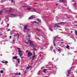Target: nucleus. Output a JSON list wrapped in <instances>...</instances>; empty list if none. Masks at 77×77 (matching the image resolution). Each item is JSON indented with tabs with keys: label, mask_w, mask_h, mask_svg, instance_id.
Segmentation results:
<instances>
[{
	"label": "nucleus",
	"mask_w": 77,
	"mask_h": 77,
	"mask_svg": "<svg viewBox=\"0 0 77 77\" xmlns=\"http://www.w3.org/2000/svg\"><path fill=\"white\" fill-rule=\"evenodd\" d=\"M1 9H2V10L0 11V15H2V13L5 12H11L12 11V9L11 8H5V7L3 5H1L0 7Z\"/></svg>",
	"instance_id": "f257e3e1"
},
{
	"label": "nucleus",
	"mask_w": 77,
	"mask_h": 77,
	"mask_svg": "<svg viewBox=\"0 0 77 77\" xmlns=\"http://www.w3.org/2000/svg\"><path fill=\"white\" fill-rule=\"evenodd\" d=\"M25 42L28 45L29 44V45L31 47H34V45L33 44L32 41H31V40H29L27 42H26V41H25Z\"/></svg>",
	"instance_id": "f03ea898"
},
{
	"label": "nucleus",
	"mask_w": 77,
	"mask_h": 77,
	"mask_svg": "<svg viewBox=\"0 0 77 77\" xmlns=\"http://www.w3.org/2000/svg\"><path fill=\"white\" fill-rule=\"evenodd\" d=\"M17 49H18V54L20 55L22 59H23L24 57H21V56H23V53H22V51L20 50H21V49H20V48H17Z\"/></svg>",
	"instance_id": "7ed1b4c3"
},
{
	"label": "nucleus",
	"mask_w": 77,
	"mask_h": 77,
	"mask_svg": "<svg viewBox=\"0 0 77 77\" xmlns=\"http://www.w3.org/2000/svg\"><path fill=\"white\" fill-rule=\"evenodd\" d=\"M65 23L64 22H60V23H56L55 24V26H54V29H55L56 27H60V26H59V24H64Z\"/></svg>",
	"instance_id": "20e7f679"
},
{
	"label": "nucleus",
	"mask_w": 77,
	"mask_h": 77,
	"mask_svg": "<svg viewBox=\"0 0 77 77\" xmlns=\"http://www.w3.org/2000/svg\"><path fill=\"white\" fill-rule=\"evenodd\" d=\"M58 36H59L58 35L56 36V37H55L54 38V41L53 42V43H54V42H56V41H57V39H61V38H60V37H58Z\"/></svg>",
	"instance_id": "39448f33"
},
{
	"label": "nucleus",
	"mask_w": 77,
	"mask_h": 77,
	"mask_svg": "<svg viewBox=\"0 0 77 77\" xmlns=\"http://www.w3.org/2000/svg\"><path fill=\"white\" fill-rule=\"evenodd\" d=\"M38 75H43V72H42V71L40 70L38 72Z\"/></svg>",
	"instance_id": "423d86ee"
},
{
	"label": "nucleus",
	"mask_w": 77,
	"mask_h": 77,
	"mask_svg": "<svg viewBox=\"0 0 77 77\" xmlns=\"http://www.w3.org/2000/svg\"><path fill=\"white\" fill-rule=\"evenodd\" d=\"M10 15H11L12 18H14V17H18V14H10Z\"/></svg>",
	"instance_id": "0eeeda50"
},
{
	"label": "nucleus",
	"mask_w": 77,
	"mask_h": 77,
	"mask_svg": "<svg viewBox=\"0 0 77 77\" xmlns=\"http://www.w3.org/2000/svg\"><path fill=\"white\" fill-rule=\"evenodd\" d=\"M24 30H26L27 31H29L30 29L27 28V26L26 25H24L23 26Z\"/></svg>",
	"instance_id": "6e6552de"
},
{
	"label": "nucleus",
	"mask_w": 77,
	"mask_h": 77,
	"mask_svg": "<svg viewBox=\"0 0 77 77\" xmlns=\"http://www.w3.org/2000/svg\"><path fill=\"white\" fill-rule=\"evenodd\" d=\"M35 18V16L32 15L28 19L29 20H32V19H33V18Z\"/></svg>",
	"instance_id": "1a4fd4ad"
},
{
	"label": "nucleus",
	"mask_w": 77,
	"mask_h": 77,
	"mask_svg": "<svg viewBox=\"0 0 77 77\" xmlns=\"http://www.w3.org/2000/svg\"><path fill=\"white\" fill-rule=\"evenodd\" d=\"M32 56V53H31L30 51H28L27 55L28 57H30V56Z\"/></svg>",
	"instance_id": "9d476101"
},
{
	"label": "nucleus",
	"mask_w": 77,
	"mask_h": 77,
	"mask_svg": "<svg viewBox=\"0 0 77 77\" xmlns=\"http://www.w3.org/2000/svg\"><path fill=\"white\" fill-rule=\"evenodd\" d=\"M52 27L51 26H50L49 27V30L51 31V32H53V29H52Z\"/></svg>",
	"instance_id": "9b49d317"
},
{
	"label": "nucleus",
	"mask_w": 77,
	"mask_h": 77,
	"mask_svg": "<svg viewBox=\"0 0 77 77\" xmlns=\"http://www.w3.org/2000/svg\"><path fill=\"white\" fill-rule=\"evenodd\" d=\"M43 54H44V53L42 52H41L40 53V55H39V57H41V56H42Z\"/></svg>",
	"instance_id": "f8f14e48"
},
{
	"label": "nucleus",
	"mask_w": 77,
	"mask_h": 77,
	"mask_svg": "<svg viewBox=\"0 0 77 77\" xmlns=\"http://www.w3.org/2000/svg\"><path fill=\"white\" fill-rule=\"evenodd\" d=\"M43 72H44L45 74L47 73V69H43Z\"/></svg>",
	"instance_id": "ddd939ff"
},
{
	"label": "nucleus",
	"mask_w": 77,
	"mask_h": 77,
	"mask_svg": "<svg viewBox=\"0 0 77 77\" xmlns=\"http://www.w3.org/2000/svg\"><path fill=\"white\" fill-rule=\"evenodd\" d=\"M52 73H54V74H55L56 73V69L55 71L54 70H53L52 71Z\"/></svg>",
	"instance_id": "4468645a"
},
{
	"label": "nucleus",
	"mask_w": 77,
	"mask_h": 77,
	"mask_svg": "<svg viewBox=\"0 0 77 77\" xmlns=\"http://www.w3.org/2000/svg\"><path fill=\"white\" fill-rule=\"evenodd\" d=\"M65 1L64 0H60L59 2L60 3H62V2H65Z\"/></svg>",
	"instance_id": "2eb2a0df"
},
{
	"label": "nucleus",
	"mask_w": 77,
	"mask_h": 77,
	"mask_svg": "<svg viewBox=\"0 0 77 77\" xmlns=\"http://www.w3.org/2000/svg\"><path fill=\"white\" fill-rule=\"evenodd\" d=\"M30 65H28V66L26 68V69H29L30 68Z\"/></svg>",
	"instance_id": "dca6fc26"
},
{
	"label": "nucleus",
	"mask_w": 77,
	"mask_h": 77,
	"mask_svg": "<svg viewBox=\"0 0 77 77\" xmlns=\"http://www.w3.org/2000/svg\"><path fill=\"white\" fill-rule=\"evenodd\" d=\"M66 48H67V49H68V50H69V46L68 45H67V46H66Z\"/></svg>",
	"instance_id": "f3484780"
},
{
	"label": "nucleus",
	"mask_w": 77,
	"mask_h": 77,
	"mask_svg": "<svg viewBox=\"0 0 77 77\" xmlns=\"http://www.w3.org/2000/svg\"><path fill=\"white\" fill-rule=\"evenodd\" d=\"M32 24H35V23H37L38 24H39V23H37L35 21H33L32 22Z\"/></svg>",
	"instance_id": "a211bd4d"
},
{
	"label": "nucleus",
	"mask_w": 77,
	"mask_h": 77,
	"mask_svg": "<svg viewBox=\"0 0 77 77\" xmlns=\"http://www.w3.org/2000/svg\"><path fill=\"white\" fill-rule=\"evenodd\" d=\"M37 20L39 23H41V20L38 19H37Z\"/></svg>",
	"instance_id": "6ab92c4d"
},
{
	"label": "nucleus",
	"mask_w": 77,
	"mask_h": 77,
	"mask_svg": "<svg viewBox=\"0 0 77 77\" xmlns=\"http://www.w3.org/2000/svg\"><path fill=\"white\" fill-rule=\"evenodd\" d=\"M37 31L38 32H42V29H37Z\"/></svg>",
	"instance_id": "aec40b11"
},
{
	"label": "nucleus",
	"mask_w": 77,
	"mask_h": 77,
	"mask_svg": "<svg viewBox=\"0 0 77 77\" xmlns=\"http://www.w3.org/2000/svg\"><path fill=\"white\" fill-rule=\"evenodd\" d=\"M13 58L14 59H17V58H18V57L15 56V57H13Z\"/></svg>",
	"instance_id": "412c9836"
},
{
	"label": "nucleus",
	"mask_w": 77,
	"mask_h": 77,
	"mask_svg": "<svg viewBox=\"0 0 77 77\" xmlns=\"http://www.w3.org/2000/svg\"><path fill=\"white\" fill-rule=\"evenodd\" d=\"M17 61L18 62V63H20V59L18 58L17 59Z\"/></svg>",
	"instance_id": "4be33fe9"
},
{
	"label": "nucleus",
	"mask_w": 77,
	"mask_h": 77,
	"mask_svg": "<svg viewBox=\"0 0 77 77\" xmlns=\"http://www.w3.org/2000/svg\"><path fill=\"white\" fill-rule=\"evenodd\" d=\"M32 9V8L30 7H28V8H27L28 10H30Z\"/></svg>",
	"instance_id": "5701e85b"
},
{
	"label": "nucleus",
	"mask_w": 77,
	"mask_h": 77,
	"mask_svg": "<svg viewBox=\"0 0 77 77\" xmlns=\"http://www.w3.org/2000/svg\"><path fill=\"white\" fill-rule=\"evenodd\" d=\"M22 7H23V8H28L27 6L25 5H23L22 6Z\"/></svg>",
	"instance_id": "b1692460"
},
{
	"label": "nucleus",
	"mask_w": 77,
	"mask_h": 77,
	"mask_svg": "<svg viewBox=\"0 0 77 77\" xmlns=\"http://www.w3.org/2000/svg\"><path fill=\"white\" fill-rule=\"evenodd\" d=\"M1 73H2V74H3L4 72L3 70H1V71H0Z\"/></svg>",
	"instance_id": "393cba45"
},
{
	"label": "nucleus",
	"mask_w": 77,
	"mask_h": 77,
	"mask_svg": "<svg viewBox=\"0 0 77 77\" xmlns=\"http://www.w3.org/2000/svg\"><path fill=\"white\" fill-rule=\"evenodd\" d=\"M49 64H50V65H51V66H53V64H52L51 63H49Z\"/></svg>",
	"instance_id": "a878e982"
},
{
	"label": "nucleus",
	"mask_w": 77,
	"mask_h": 77,
	"mask_svg": "<svg viewBox=\"0 0 77 77\" xmlns=\"http://www.w3.org/2000/svg\"><path fill=\"white\" fill-rule=\"evenodd\" d=\"M20 18H22V17H23V16L20 15Z\"/></svg>",
	"instance_id": "bb28decb"
},
{
	"label": "nucleus",
	"mask_w": 77,
	"mask_h": 77,
	"mask_svg": "<svg viewBox=\"0 0 77 77\" xmlns=\"http://www.w3.org/2000/svg\"><path fill=\"white\" fill-rule=\"evenodd\" d=\"M12 41L14 42V43H15V39H13L12 40Z\"/></svg>",
	"instance_id": "cd10ccee"
},
{
	"label": "nucleus",
	"mask_w": 77,
	"mask_h": 77,
	"mask_svg": "<svg viewBox=\"0 0 77 77\" xmlns=\"http://www.w3.org/2000/svg\"><path fill=\"white\" fill-rule=\"evenodd\" d=\"M35 56H32V60H33L34 59V58H35Z\"/></svg>",
	"instance_id": "c85d7f7f"
},
{
	"label": "nucleus",
	"mask_w": 77,
	"mask_h": 77,
	"mask_svg": "<svg viewBox=\"0 0 77 77\" xmlns=\"http://www.w3.org/2000/svg\"><path fill=\"white\" fill-rule=\"evenodd\" d=\"M33 49L34 51H36V50H37V49L35 48H33Z\"/></svg>",
	"instance_id": "c756f323"
},
{
	"label": "nucleus",
	"mask_w": 77,
	"mask_h": 77,
	"mask_svg": "<svg viewBox=\"0 0 77 77\" xmlns=\"http://www.w3.org/2000/svg\"><path fill=\"white\" fill-rule=\"evenodd\" d=\"M20 36V35H18L17 36V40H18L19 39V37Z\"/></svg>",
	"instance_id": "7c9ffc66"
},
{
	"label": "nucleus",
	"mask_w": 77,
	"mask_h": 77,
	"mask_svg": "<svg viewBox=\"0 0 77 77\" xmlns=\"http://www.w3.org/2000/svg\"><path fill=\"white\" fill-rule=\"evenodd\" d=\"M15 75H18V73L17 72L15 73Z\"/></svg>",
	"instance_id": "2f4dec72"
},
{
	"label": "nucleus",
	"mask_w": 77,
	"mask_h": 77,
	"mask_svg": "<svg viewBox=\"0 0 77 77\" xmlns=\"http://www.w3.org/2000/svg\"><path fill=\"white\" fill-rule=\"evenodd\" d=\"M33 54H34V56H36V55H35V52H34L33 53Z\"/></svg>",
	"instance_id": "473e14b6"
},
{
	"label": "nucleus",
	"mask_w": 77,
	"mask_h": 77,
	"mask_svg": "<svg viewBox=\"0 0 77 77\" xmlns=\"http://www.w3.org/2000/svg\"><path fill=\"white\" fill-rule=\"evenodd\" d=\"M70 71H71V69H70V70H69V72H68V74H69V72H70Z\"/></svg>",
	"instance_id": "72a5a7b5"
},
{
	"label": "nucleus",
	"mask_w": 77,
	"mask_h": 77,
	"mask_svg": "<svg viewBox=\"0 0 77 77\" xmlns=\"http://www.w3.org/2000/svg\"><path fill=\"white\" fill-rule=\"evenodd\" d=\"M8 63V62L7 61H6L5 62V63Z\"/></svg>",
	"instance_id": "f704fd0d"
},
{
	"label": "nucleus",
	"mask_w": 77,
	"mask_h": 77,
	"mask_svg": "<svg viewBox=\"0 0 77 77\" xmlns=\"http://www.w3.org/2000/svg\"><path fill=\"white\" fill-rule=\"evenodd\" d=\"M74 4V5L73 6H74H74H75L76 3L75 2Z\"/></svg>",
	"instance_id": "c9c22d12"
},
{
	"label": "nucleus",
	"mask_w": 77,
	"mask_h": 77,
	"mask_svg": "<svg viewBox=\"0 0 77 77\" xmlns=\"http://www.w3.org/2000/svg\"><path fill=\"white\" fill-rule=\"evenodd\" d=\"M18 75H21V73L20 72L18 73Z\"/></svg>",
	"instance_id": "e433bc0d"
},
{
	"label": "nucleus",
	"mask_w": 77,
	"mask_h": 77,
	"mask_svg": "<svg viewBox=\"0 0 77 77\" xmlns=\"http://www.w3.org/2000/svg\"><path fill=\"white\" fill-rule=\"evenodd\" d=\"M71 73H72V72H71V71L70 72V75H71Z\"/></svg>",
	"instance_id": "4c0bfd02"
},
{
	"label": "nucleus",
	"mask_w": 77,
	"mask_h": 77,
	"mask_svg": "<svg viewBox=\"0 0 77 77\" xmlns=\"http://www.w3.org/2000/svg\"><path fill=\"white\" fill-rule=\"evenodd\" d=\"M7 27H9V24H7Z\"/></svg>",
	"instance_id": "58836bf2"
},
{
	"label": "nucleus",
	"mask_w": 77,
	"mask_h": 77,
	"mask_svg": "<svg viewBox=\"0 0 77 77\" xmlns=\"http://www.w3.org/2000/svg\"><path fill=\"white\" fill-rule=\"evenodd\" d=\"M53 51L54 52V53H56V51H55V50H54Z\"/></svg>",
	"instance_id": "ea45409f"
},
{
	"label": "nucleus",
	"mask_w": 77,
	"mask_h": 77,
	"mask_svg": "<svg viewBox=\"0 0 77 77\" xmlns=\"http://www.w3.org/2000/svg\"><path fill=\"white\" fill-rule=\"evenodd\" d=\"M14 0H11V2L12 3H14Z\"/></svg>",
	"instance_id": "a19ab883"
},
{
	"label": "nucleus",
	"mask_w": 77,
	"mask_h": 77,
	"mask_svg": "<svg viewBox=\"0 0 77 77\" xmlns=\"http://www.w3.org/2000/svg\"><path fill=\"white\" fill-rule=\"evenodd\" d=\"M11 38H12V36H10V39H11Z\"/></svg>",
	"instance_id": "79ce46f5"
},
{
	"label": "nucleus",
	"mask_w": 77,
	"mask_h": 77,
	"mask_svg": "<svg viewBox=\"0 0 77 77\" xmlns=\"http://www.w3.org/2000/svg\"><path fill=\"white\" fill-rule=\"evenodd\" d=\"M42 36L44 38H45V35H42Z\"/></svg>",
	"instance_id": "37998d69"
},
{
	"label": "nucleus",
	"mask_w": 77,
	"mask_h": 77,
	"mask_svg": "<svg viewBox=\"0 0 77 77\" xmlns=\"http://www.w3.org/2000/svg\"><path fill=\"white\" fill-rule=\"evenodd\" d=\"M2 35V32H0V35Z\"/></svg>",
	"instance_id": "c03bdc74"
},
{
	"label": "nucleus",
	"mask_w": 77,
	"mask_h": 77,
	"mask_svg": "<svg viewBox=\"0 0 77 77\" xmlns=\"http://www.w3.org/2000/svg\"><path fill=\"white\" fill-rule=\"evenodd\" d=\"M60 44H64V42H61Z\"/></svg>",
	"instance_id": "a18cd8bd"
},
{
	"label": "nucleus",
	"mask_w": 77,
	"mask_h": 77,
	"mask_svg": "<svg viewBox=\"0 0 77 77\" xmlns=\"http://www.w3.org/2000/svg\"><path fill=\"white\" fill-rule=\"evenodd\" d=\"M4 0H0V1L1 2H2V1H3Z\"/></svg>",
	"instance_id": "49530a36"
},
{
	"label": "nucleus",
	"mask_w": 77,
	"mask_h": 77,
	"mask_svg": "<svg viewBox=\"0 0 77 77\" xmlns=\"http://www.w3.org/2000/svg\"><path fill=\"white\" fill-rule=\"evenodd\" d=\"M72 1L73 2H75V0H73Z\"/></svg>",
	"instance_id": "de8ad7c7"
},
{
	"label": "nucleus",
	"mask_w": 77,
	"mask_h": 77,
	"mask_svg": "<svg viewBox=\"0 0 77 77\" xmlns=\"http://www.w3.org/2000/svg\"><path fill=\"white\" fill-rule=\"evenodd\" d=\"M32 9H33V10H34V11H36V10L35 9H34L33 8H32Z\"/></svg>",
	"instance_id": "09e8293b"
},
{
	"label": "nucleus",
	"mask_w": 77,
	"mask_h": 77,
	"mask_svg": "<svg viewBox=\"0 0 77 77\" xmlns=\"http://www.w3.org/2000/svg\"><path fill=\"white\" fill-rule=\"evenodd\" d=\"M7 31L8 32V31H10V29H9L7 30Z\"/></svg>",
	"instance_id": "8fccbe9b"
},
{
	"label": "nucleus",
	"mask_w": 77,
	"mask_h": 77,
	"mask_svg": "<svg viewBox=\"0 0 77 77\" xmlns=\"http://www.w3.org/2000/svg\"><path fill=\"white\" fill-rule=\"evenodd\" d=\"M26 73V71H25V72H24V74H25Z\"/></svg>",
	"instance_id": "3c124183"
},
{
	"label": "nucleus",
	"mask_w": 77,
	"mask_h": 77,
	"mask_svg": "<svg viewBox=\"0 0 77 77\" xmlns=\"http://www.w3.org/2000/svg\"><path fill=\"white\" fill-rule=\"evenodd\" d=\"M29 51V50H27V51H26V53H27V52Z\"/></svg>",
	"instance_id": "603ef678"
},
{
	"label": "nucleus",
	"mask_w": 77,
	"mask_h": 77,
	"mask_svg": "<svg viewBox=\"0 0 77 77\" xmlns=\"http://www.w3.org/2000/svg\"><path fill=\"white\" fill-rule=\"evenodd\" d=\"M66 77H69V75H66Z\"/></svg>",
	"instance_id": "864d4df0"
},
{
	"label": "nucleus",
	"mask_w": 77,
	"mask_h": 77,
	"mask_svg": "<svg viewBox=\"0 0 77 77\" xmlns=\"http://www.w3.org/2000/svg\"><path fill=\"white\" fill-rule=\"evenodd\" d=\"M54 46H55V47H56V44H54Z\"/></svg>",
	"instance_id": "5fc2aeb1"
},
{
	"label": "nucleus",
	"mask_w": 77,
	"mask_h": 77,
	"mask_svg": "<svg viewBox=\"0 0 77 77\" xmlns=\"http://www.w3.org/2000/svg\"><path fill=\"white\" fill-rule=\"evenodd\" d=\"M29 37H30V35H28Z\"/></svg>",
	"instance_id": "6e6d98bb"
},
{
	"label": "nucleus",
	"mask_w": 77,
	"mask_h": 77,
	"mask_svg": "<svg viewBox=\"0 0 77 77\" xmlns=\"http://www.w3.org/2000/svg\"><path fill=\"white\" fill-rule=\"evenodd\" d=\"M2 62L3 63H5V62H4L3 61H2Z\"/></svg>",
	"instance_id": "4d7b16f0"
},
{
	"label": "nucleus",
	"mask_w": 77,
	"mask_h": 77,
	"mask_svg": "<svg viewBox=\"0 0 77 77\" xmlns=\"http://www.w3.org/2000/svg\"><path fill=\"white\" fill-rule=\"evenodd\" d=\"M37 36H41V35H38Z\"/></svg>",
	"instance_id": "13d9d810"
},
{
	"label": "nucleus",
	"mask_w": 77,
	"mask_h": 77,
	"mask_svg": "<svg viewBox=\"0 0 77 77\" xmlns=\"http://www.w3.org/2000/svg\"><path fill=\"white\" fill-rule=\"evenodd\" d=\"M57 50H58V51H60V50H59V49H58Z\"/></svg>",
	"instance_id": "bf43d9fd"
},
{
	"label": "nucleus",
	"mask_w": 77,
	"mask_h": 77,
	"mask_svg": "<svg viewBox=\"0 0 77 77\" xmlns=\"http://www.w3.org/2000/svg\"><path fill=\"white\" fill-rule=\"evenodd\" d=\"M57 44H59V42H56Z\"/></svg>",
	"instance_id": "052dcab7"
},
{
	"label": "nucleus",
	"mask_w": 77,
	"mask_h": 77,
	"mask_svg": "<svg viewBox=\"0 0 77 77\" xmlns=\"http://www.w3.org/2000/svg\"><path fill=\"white\" fill-rule=\"evenodd\" d=\"M57 5H58V4L57 3L56 4V6H57Z\"/></svg>",
	"instance_id": "680f3d73"
},
{
	"label": "nucleus",
	"mask_w": 77,
	"mask_h": 77,
	"mask_svg": "<svg viewBox=\"0 0 77 77\" xmlns=\"http://www.w3.org/2000/svg\"><path fill=\"white\" fill-rule=\"evenodd\" d=\"M55 48L56 49L57 48V47H55Z\"/></svg>",
	"instance_id": "e2e57ef3"
},
{
	"label": "nucleus",
	"mask_w": 77,
	"mask_h": 77,
	"mask_svg": "<svg viewBox=\"0 0 77 77\" xmlns=\"http://www.w3.org/2000/svg\"><path fill=\"white\" fill-rule=\"evenodd\" d=\"M74 26H77V25H75Z\"/></svg>",
	"instance_id": "0e129e2a"
},
{
	"label": "nucleus",
	"mask_w": 77,
	"mask_h": 77,
	"mask_svg": "<svg viewBox=\"0 0 77 77\" xmlns=\"http://www.w3.org/2000/svg\"><path fill=\"white\" fill-rule=\"evenodd\" d=\"M67 17L68 18H69V17L68 16H67Z\"/></svg>",
	"instance_id": "69168bd1"
},
{
	"label": "nucleus",
	"mask_w": 77,
	"mask_h": 77,
	"mask_svg": "<svg viewBox=\"0 0 77 77\" xmlns=\"http://www.w3.org/2000/svg\"><path fill=\"white\" fill-rule=\"evenodd\" d=\"M16 67H17V66H17V65L16 64Z\"/></svg>",
	"instance_id": "338daca9"
},
{
	"label": "nucleus",
	"mask_w": 77,
	"mask_h": 77,
	"mask_svg": "<svg viewBox=\"0 0 77 77\" xmlns=\"http://www.w3.org/2000/svg\"><path fill=\"white\" fill-rule=\"evenodd\" d=\"M71 33H72V32H73L72 31H71Z\"/></svg>",
	"instance_id": "774afa93"
}]
</instances>
